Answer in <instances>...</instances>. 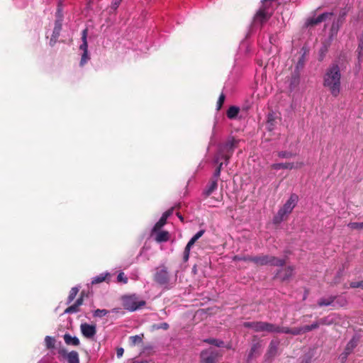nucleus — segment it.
<instances>
[{"mask_svg":"<svg viewBox=\"0 0 363 363\" xmlns=\"http://www.w3.org/2000/svg\"><path fill=\"white\" fill-rule=\"evenodd\" d=\"M278 155H279V157H282V158H289L292 156V155L290 152H283V151L279 152L278 153Z\"/></svg>","mask_w":363,"mask_h":363,"instance_id":"obj_37","label":"nucleus"},{"mask_svg":"<svg viewBox=\"0 0 363 363\" xmlns=\"http://www.w3.org/2000/svg\"><path fill=\"white\" fill-rule=\"evenodd\" d=\"M298 200V197L296 194H291L289 199L286 201L283 206L279 208L277 213L274 216L273 218L274 223L278 224L284 220L296 206Z\"/></svg>","mask_w":363,"mask_h":363,"instance_id":"obj_4","label":"nucleus"},{"mask_svg":"<svg viewBox=\"0 0 363 363\" xmlns=\"http://www.w3.org/2000/svg\"><path fill=\"white\" fill-rule=\"evenodd\" d=\"M157 328L167 330L169 328V325L167 323H162L160 325L157 326Z\"/></svg>","mask_w":363,"mask_h":363,"instance_id":"obj_42","label":"nucleus"},{"mask_svg":"<svg viewBox=\"0 0 363 363\" xmlns=\"http://www.w3.org/2000/svg\"><path fill=\"white\" fill-rule=\"evenodd\" d=\"M64 340L67 345L77 346L79 345V340L75 336H72L69 334L64 335Z\"/></svg>","mask_w":363,"mask_h":363,"instance_id":"obj_19","label":"nucleus"},{"mask_svg":"<svg viewBox=\"0 0 363 363\" xmlns=\"http://www.w3.org/2000/svg\"><path fill=\"white\" fill-rule=\"evenodd\" d=\"M63 21L62 9L59 6L56 12V20L55 23V28L53 30L52 35L50 39V43L55 42L58 36L60 35V30L62 29V24Z\"/></svg>","mask_w":363,"mask_h":363,"instance_id":"obj_8","label":"nucleus"},{"mask_svg":"<svg viewBox=\"0 0 363 363\" xmlns=\"http://www.w3.org/2000/svg\"><path fill=\"white\" fill-rule=\"evenodd\" d=\"M169 275L166 269H159L155 274V281L162 286H167L169 283Z\"/></svg>","mask_w":363,"mask_h":363,"instance_id":"obj_12","label":"nucleus"},{"mask_svg":"<svg viewBox=\"0 0 363 363\" xmlns=\"http://www.w3.org/2000/svg\"><path fill=\"white\" fill-rule=\"evenodd\" d=\"M204 230H201L199 231H198L194 235V237H195V238L198 240L203 234H204Z\"/></svg>","mask_w":363,"mask_h":363,"instance_id":"obj_41","label":"nucleus"},{"mask_svg":"<svg viewBox=\"0 0 363 363\" xmlns=\"http://www.w3.org/2000/svg\"><path fill=\"white\" fill-rule=\"evenodd\" d=\"M279 342L275 340H272L270 342L269 350L267 352V356L269 357H272L276 355L278 350Z\"/></svg>","mask_w":363,"mask_h":363,"instance_id":"obj_20","label":"nucleus"},{"mask_svg":"<svg viewBox=\"0 0 363 363\" xmlns=\"http://www.w3.org/2000/svg\"><path fill=\"white\" fill-rule=\"evenodd\" d=\"M170 213L169 211H167L164 213L159 220V221L155 225V226L152 228V233H155L160 230L165 223L166 220L169 216Z\"/></svg>","mask_w":363,"mask_h":363,"instance_id":"obj_18","label":"nucleus"},{"mask_svg":"<svg viewBox=\"0 0 363 363\" xmlns=\"http://www.w3.org/2000/svg\"><path fill=\"white\" fill-rule=\"evenodd\" d=\"M143 335H137L130 337V340L133 345L141 343L143 342Z\"/></svg>","mask_w":363,"mask_h":363,"instance_id":"obj_31","label":"nucleus"},{"mask_svg":"<svg viewBox=\"0 0 363 363\" xmlns=\"http://www.w3.org/2000/svg\"><path fill=\"white\" fill-rule=\"evenodd\" d=\"M82 303H83V298H82V297H80L76 301V302L73 305L67 308L65 310L64 313H76L79 311V307L82 305Z\"/></svg>","mask_w":363,"mask_h":363,"instance_id":"obj_14","label":"nucleus"},{"mask_svg":"<svg viewBox=\"0 0 363 363\" xmlns=\"http://www.w3.org/2000/svg\"><path fill=\"white\" fill-rule=\"evenodd\" d=\"M217 189V180L214 179L211 182L204 191V194L206 196L211 195Z\"/></svg>","mask_w":363,"mask_h":363,"instance_id":"obj_22","label":"nucleus"},{"mask_svg":"<svg viewBox=\"0 0 363 363\" xmlns=\"http://www.w3.org/2000/svg\"><path fill=\"white\" fill-rule=\"evenodd\" d=\"M123 304L126 310L133 312L145 306V301L135 295H130L123 297Z\"/></svg>","mask_w":363,"mask_h":363,"instance_id":"obj_5","label":"nucleus"},{"mask_svg":"<svg viewBox=\"0 0 363 363\" xmlns=\"http://www.w3.org/2000/svg\"><path fill=\"white\" fill-rule=\"evenodd\" d=\"M124 352V350L122 347L118 348L116 351V355L118 358H121Z\"/></svg>","mask_w":363,"mask_h":363,"instance_id":"obj_43","label":"nucleus"},{"mask_svg":"<svg viewBox=\"0 0 363 363\" xmlns=\"http://www.w3.org/2000/svg\"><path fill=\"white\" fill-rule=\"evenodd\" d=\"M222 165H223V163L220 162L219 166L218 167L217 169L216 170V172L214 173V177H216V180H217V178L220 176Z\"/></svg>","mask_w":363,"mask_h":363,"instance_id":"obj_39","label":"nucleus"},{"mask_svg":"<svg viewBox=\"0 0 363 363\" xmlns=\"http://www.w3.org/2000/svg\"><path fill=\"white\" fill-rule=\"evenodd\" d=\"M248 259H250L255 263L260 265L269 264L273 266H283L285 263V260L284 259H279L273 256L249 257Z\"/></svg>","mask_w":363,"mask_h":363,"instance_id":"obj_6","label":"nucleus"},{"mask_svg":"<svg viewBox=\"0 0 363 363\" xmlns=\"http://www.w3.org/2000/svg\"><path fill=\"white\" fill-rule=\"evenodd\" d=\"M356 346L357 340L354 337L347 343L345 348L346 353L349 354Z\"/></svg>","mask_w":363,"mask_h":363,"instance_id":"obj_28","label":"nucleus"},{"mask_svg":"<svg viewBox=\"0 0 363 363\" xmlns=\"http://www.w3.org/2000/svg\"><path fill=\"white\" fill-rule=\"evenodd\" d=\"M240 111V108L237 106H230L227 111V116L230 119L235 118Z\"/></svg>","mask_w":363,"mask_h":363,"instance_id":"obj_23","label":"nucleus"},{"mask_svg":"<svg viewBox=\"0 0 363 363\" xmlns=\"http://www.w3.org/2000/svg\"><path fill=\"white\" fill-rule=\"evenodd\" d=\"M66 358L68 363H79V354L75 351L67 353Z\"/></svg>","mask_w":363,"mask_h":363,"instance_id":"obj_21","label":"nucleus"},{"mask_svg":"<svg viewBox=\"0 0 363 363\" xmlns=\"http://www.w3.org/2000/svg\"><path fill=\"white\" fill-rule=\"evenodd\" d=\"M216 352L213 349L204 350L201 354V363H216Z\"/></svg>","mask_w":363,"mask_h":363,"instance_id":"obj_13","label":"nucleus"},{"mask_svg":"<svg viewBox=\"0 0 363 363\" xmlns=\"http://www.w3.org/2000/svg\"><path fill=\"white\" fill-rule=\"evenodd\" d=\"M276 117L274 113H269L267 116V127L268 130H272L275 126Z\"/></svg>","mask_w":363,"mask_h":363,"instance_id":"obj_24","label":"nucleus"},{"mask_svg":"<svg viewBox=\"0 0 363 363\" xmlns=\"http://www.w3.org/2000/svg\"><path fill=\"white\" fill-rule=\"evenodd\" d=\"M45 342L48 348H53L55 346V340L50 336H46L45 338Z\"/></svg>","mask_w":363,"mask_h":363,"instance_id":"obj_32","label":"nucleus"},{"mask_svg":"<svg viewBox=\"0 0 363 363\" xmlns=\"http://www.w3.org/2000/svg\"><path fill=\"white\" fill-rule=\"evenodd\" d=\"M347 226L351 229L361 230V229H363V222L362 223H357V222L350 223H348Z\"/></svg>","mask_w":363,"mask_h":363,"instance_id":"obj_33","label":"nucleus"},{"mask_svg":"<svg viewBox=\"0 0 363 363\" xmlns=\"http://www.w3.org/2000/svg\"><path fill=\"white\" fill-rule=\"evenodd\" d=\"M152 234H155V240L157 242H167L169 238V233L167 231H160L159 230L155 233H152Z\"/></svg>","mask_w":363,"mask_h":363,"instance_id":"obj_15","label":"nucleus"},{"mask_svg":"<svg viewBox=\"0 0 363 363\" xmlns=\"http://www.w3.org/2000/svg\"><path fill=\"white\" fill-rule=\"evenodd\" d=\"M79 288L77 286L73 287L69 291V294L67 298V303H70L76 297L77 293L79 292Z\"/></svg>","mask_w":363,"mask_h":363,"instance_id":"obj_26","label":"nucleus"},{"mask_svg":"<svg viewBox=\"0 0 363 363\" xmlns=\"http://www.w3.org/2000/svg\"><path fill=\"white\" fill-rule=\"evenodd\" d=\"M345 13L337 17L333 12L323 13L308 20V25H316L321 22H328L325 28V40L323 42V51H326L331 43L337 37L340 26L343 23Z\"/></svg>","mask_w":363,"mask_h":363,"instance_id":"obj_1","label":"nucleus"},{"mask_svg":"<svg viewBox=\"0 0 363 363\" xmlns=\"http://www.w3.org/2000/svg\"><path fill=\"white\" fill-rule=\"evenodd\" d=\"M260 345L259 344H255L251 347L250 352L248 354V361L252 359L256 354L259 353Z\"/></svg>","mask_w":363,"mask_h":363,"instance_id":"obj_25","label":"nucleus"},{"mask_svg":"<svg viewBox=\"0 0 363 363\" xmlns=\"http://www.w3.org/2000/svg\"><path fill=\"white\" fill-rule=\"evenodd\" d=\"M179 218H180L181 220H183L182 217L181 216H179Z\"/></svg>","mask_w":363,"mask_h":363,"instance_id":"obj_44","label":"nucleus"},{"mask_svg":"<svg viewBox=\"0 0 363 363\" xmlns=\"http://www.w3.org/2000/svg\"><path fill=\"white\" fill-rule=\"evenodd\" d=\"M334 322L333 316H328L327 318L320 320L318 322L313 323L311 325H306L300 328L289 330V328H280L274 325L265 323V322H245L243 325L245 328H249L255 332H268V333H291L293 335H298L306 333L317 328L320 325H330Z\"/></svg>","mask_w":363,"mask_h":363,"instance_id":"obj_2","label":"nucleus"},{"mask_svg":"<svg viewBox=\"0 0 363 363\" xmlns=\"http://www.w3.org/2000/svg\"><path fill=\"white\" fill-rule=\"evenodd\" d=\"M208 342L211 344L215 345L218 347H221L223 345V342L222 341H219L215 339L209 340Z\"/></svg>","mask_w":363,"mask_h":363,"instance_id":"obj_38","label":"nucleus"},{"mask_svg":"<svg viewBox=\"0 0 363 363\" xmlns=\"http://www.w3.org/2000/svg\"><path fill=\"white\" fill-rule=\"evenodd\" d=\"M333 301H334V297L330 296L327 298H321L318 301V304L320 306H327L330 305Z\"/></svg>","mask_w":363,"mask_h":363,"instance_id":"obj_29","label":"nucleus"},{"mask_svg":"<svg viewBox=\"0 0 363 363\" xmlns=\"http://www.w3.org/2000/svg\"><path fill=\"white\" fill-rule=\"evenodd\" d=\"M341 74L337 65H333L325 72L323 77V86L327 88L330 94L336 97L340 93Z\"/></svg>","mask_w":363,"mask_h":363,"instance_id":"obj_3","label":"nucleus"},{"mask_svg":"<svg viewBox=\"0 0 363 363\" xmlns=\"http://www.w3.org/2000/svg\"><path fill=\"white\" fill-rule=\"evenodd\" d=\"M350 287H352V288H362L363 289V281H352L350 283Z\"/></svg>","mask_w":363,"mask_h":363,"instance_id":"obj_35","label":"nucleus"},{"mask_svg":"<svg viewBox=\"0 0 363 363\" xmlns=\"http://www.w3.org/2000/svg\"><path fill=\"white\" fill-rule=\"evenodd\" d=\"M121 1H122V0H113L112 4H111L112 8L113 9H116L118 7V6L120 5Z\"/></svg>","mask_w":363,"mask_h":363,"instance_id":"obj_40","label":"nucleus"},{"mask_svg":"<svg viewBox=\"0 0 363 363\" xmlns=\"http://www.w3.org/2000/svg\"><path fill=\"white\" fill-rule=\"evenodd\" d=\"M87 34H88V30L86 28L83 30L82 33V43L79 46V49L83 51V54L82 55V58L80 60V65L83 66L84 65L87 61L89 60V57L88 55V44H87Z\"/></svg>","mask_w":363,"mask_h":363,"instance_id":"obj_9","label":"nucleus"},{"mask_svg":"<svg viewBox=\"0 0 363 363\" xmlns=\"http://www.w3.org/2000/svg\"><path fill=\"white\" fill-rule=\"evenodd\" d=\"M293 274V268L287 267L280 270L277 274V277L282 280H286L291 277Z\"/></svg>","mask_w":363,"mask_h":363,"instance_id":"obj_17","label":"nucleus"},{"mask_svg":"<svg viewBox=\"0 0 363 363\" xmlns=\"http://www.w3.org/2000/svg\"><path fill=\"white\" fill-rule=\"evenodd\" d=\"M108 313V311L106 309H96L94 311L93 315L94 317L102 318Z\"/></svg>","mask_w":363,"mask_h":363,"instance_id":"obj_30","label":"nucleus"},{"mask_svg":"<svg viewBox=\"0 0 363 363\" xmlns=\"http://www.w3.org/2000/svg\"><path fill=\"white\" fill-rule=\"evenodd\" d=\"M117 280L118 282H123V284H126L128 281L127 277L125 276L123 272H120L117 277Z\"/></svg>","mask_w":363,"mask_h":363,"instance_id":"obj_34","label":"nucleus"},{"mask_svg":"<svg viewBox=\"0 0 363 363\" xmlns=\"http://www.w3.org/2000/svg\"><path fill=\"white\" fill-rule=\"evenodd\" d=\"M80 330L84 337L92 339L96 335V327L95 325L84 323L80 325Z\"/></svg>","mask_w":363,"mask_h":363,"instance_id":"obj_10","label":"nucleus"},{"mask_svg":"<svg viewBox=\"0 0 363 363\" xmlns=\"http://www.w3.org/2000/svg\"><path fill=\"white\" fill-rule=\"evenodd\" d=\"M304 165V163L301 161H298L296 162H285V163H274L271 165V168L275 170H279L280 169H300Z\"/></svg>","mask_w":363,"mask_h":363,"instance_id":"obj_11","label":"nucleus"},{"mask_svg":"<svg viewBox=\"0 0 363 363\" xmlns=\"http://www.w3.org/2000/svg\"><path fill=\"white\" fill-rule=\"evenodd\" d=\"M108 274H109L108 273L101 274L94 277L92 279L91 284H99V283H101V282L104 281L106 277Z\"/></svg>","mask_w":363,"mask_h":363,"instance_id":"obj_27","label":"nucleus"},{"mask_svg":"<svg viewBox=\"0 0 363 363\" xmlns=\"http://www.w3.org/2000/svg\"><path fill=\"white\" fill-rule=\"evenodd\" d=\"M196 241H197V240L195 238V237L193 236L191 238V240L189 241V242L187 243V245L184 249V255H183V259L184 262H187L189 260L191 248Z\"/></svg>","mask_w":363,"mask_h":363,"instance_id":"obj_16","label":"nucleus"},{"mask_svg":"<svg viewBox=\"0 0 363 363\" xmlns=\"http://www.w3.org/2000/svg\"><path fill=\"white\" fill-rule=\"evenodd\" d=\"M224 100H225V96L222 94L220 96H219V99L218 100V102H217V108L218 109H220L224 102Z\"/></svg>","mask_w":363,"mask_h":363,"instance_id":"obj_36","label":"nucleus"},{"mask_svg":"<svg viewBox=\"0 0 363 363\" xmlns=\"http://www.w3.org/2000/svg\"><path fill=\"white\" fill-rule=\"evenodd\" d=\"M238 141L235 139H232L222 147L220 149L219 154L215 158V162L219 163L221 159H224L225 161H228L229 157L233 153V149L235 147Z\"/></svg>","mask_w":363,"mask_h":363,"instance_id":"obj_7","label":"nucleus"}]
</instances>
